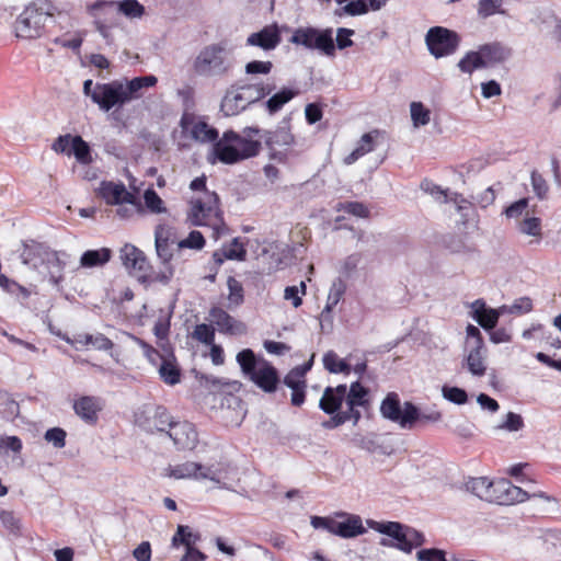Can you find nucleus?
<instances>
[{
  "mask_svg": "<svg viewBox=\"0 0 561 561\" xmlns=\"http://www.w3.org/2000/svg\"><path fill=\"white\" fill-rule=\"evenodd\" d=\"M72 5L60 0H34L25 5L14 23L16 37L32 39L39 37L48 21L58 22L61 28L73 26L70 11Z\"/></svg>",
  "mask_w": 561,
  "mask_h": 561,
  "instance_id": "f257e3e1",
  "label": "nucleus"
},
{
  "mask_svg": "<svg viewBox=\"0 0 561 561\" xmlns=\"http://www.w3.org/2000/svg\"><path fill=\"white\" fill-rule=\"evenodd\" d=\"M158 82L156 76L136 77L131 80H114L107 83H96L93 103L103 112L119 110L125 104L142 96V89L153 87Z\"/></svg>",
  "mask_w": 561,
  "mask_h": 561,
  "instance_id": "f03ea898",
  "label": "nucleus"
},
{
  "mask_svg": "<svg viewBox=\"0 0 561 561\" xmlns=\"http://www.w3.org/2000/svg\"><path fill=\"white\" fill-rule=\"evenodd\" d=\"M66 253L48 249L37 242L24 243L20 253L22 263L30 266L56 287L60 288L64 280V268L66 265Z\"/></svg>",
  "mask_w": 561,
  "mask_h": 561,
  "instance_id": "7ed1b4c3",
  "label": "nucleus"
},
{
  "mask_svg": "<svg viewBox=\"0 0 561 561\" xmlns=\"http://www.w3.org/2000/svg\"><path fill=\"white\" fill-rule=\"evenodd\" d=\"M237 362L243 375L264 392L271 393L277 389L279 377L276 368L264 358H257L252 350L239 352Z\"/></svg>",
  "mask_w": 561,
  "mask_h": 561,
  "instance_id": "20e7f679",
  "label": "nucleus"
},
{
  "mask_svg": "<svg viewBox=\"0 0 561 561\" xmlns=\"http://www.w3.org/2000/svg\"><path fill=\"white\" fill-rule=\"evenodd\" d=\"M231 67V51L224 42L205 46L193 62L195 73L201 77H224Z\"/></svg>",
  "mask_w": 561,
  "mask_h": 561,
  "instance_id": "39448f33",
  "label": "nucleus"
},
{
  "mask_svg": "<svg viewBox=\"0 0 561 561\" xmlns=\"http://www.w3.org/2000/svg\"><path fill=\"white\" fill-rule=\"evenodd\" d=\"M165 476L174 479L209 480L214 488L229 489L226 470L217 465L204 466L198 462L187 461L165 469Z\"/></svg>",
  "mask_w": 561,
  "mask_h": 561,
  "instance_id": "423d86ee",
  "label": "nucleus"
},
{
  "mask_svg": "<svg viewBox=\"0 0 561 561\" xmlns=\"http://www.w3.org/2000/svg\"><path fill=\"white\" fill-rule=\"evenodd\" d=\"M218 201L215 192H205L203 197L192 201L188 213V219L193 225L211 227L215 237H217L222 226Z\"/></svg>",
  "mask_w": 561,
  "mask_h": 561,
  "instance_id": "0eeeda50",
  "label": "nucleus"
},
{
  "mask_svg": "<svg viewBox=\"0 0 561 561\" xmlns=\"http://www.w3.org/2000/svg\"><path fill=\"white\" fill-rule=\"evenodd\" d=\"M380 412L383 417L391 420L402 428H412L420 419L419 409L411 402H404L401 405L396 393H389L381 403Z\"/></svg>",
  "mask_w": 561,
  "mask_h": 561,
  "instance_id": "6e6552de",
  "label": "nucleus"
},
{
  "mask_svg": "<svg viewBox=\"0 0 561 561\" xmlns=\"http://www.w3.org/2000/svg\"><path fill=\"white\" fill-rule=\"evenodd\" d=\"M87 9L95 19H99L102 14L111 12L121 13L129 20H140L146 14L145 7L138 0H98L89 4Z\"/></svg>",
  "mask_w": 561,
  "mask_h": 561,
  "instance_id": "1a4fd4ad",
  "label": "nucleus"
},
{
  "mask_svg": "<svg viewBox=\"0 0 561 561\" xmlns=\"http://www.w3.org/2000/svg\"><path fill=\"white\" fill-rule=\"evenodd\" d=\"M458 43L456 33L440 26L430 28L426 34L427 47L436 58L453 54Z\"/></svg>",
  "mask_w": 561,
  "mask_h": 561,
  "instance_id": "9d476101",
  "label": "nucleus"
},
{
  "mask_svg": "<svg viewBox=\"0 0 561 561\" xmlns=\"http://www.w3.org/2000/svg\"><path fill=\"white\" fill-rule=\"evenodd\" d=\"M367 525L369 528L388 536V538H381L380 545L382 547H391L399 549L405 553H409V547L407 546L405 526L397 522H376L368 519Z\"/></svg>",
  "mask_w": 561,
  "mask_h": 561,
  "instance_id": "9b49d317",
  "label": "nucleus"
},
{
  "mask_svg": "<svg viewBox=\"0 0 561 561\" xmlns=\"http://www.w3.org/2000/svg\"><path fill=\"white\" fill-rule=\"evenodd\" d=\"M422 190L433 196L435 199L443 202L447 205L446 211L451 214L453 211L459 213L462 220H466L469 213L471 211V204L465 198H459L457 194H450L447 191L442 190L436 184L424 181L421 184Z\"/></svg>",
  "mask_w": 561,
  "mask_h": 561,
  "instance_id": "f8f14e48",
  "label": "nucleus"
},
{
  "mask_svg": "<svg viewBox=\"0 0 561 561\" xmlns=\"http://www.w3.org/2000/svg\"><path fill=\"white\" fill-rule=\"evenodd\" d=\"M178 449L192 450L198 442L195 426L187 421H176L169 427V435Z\"/></svg>",
  "mask_w": 561,
  "mask_h": 561,
  "instance_id": "ddd939ff",
  "label": "nucleus"
},
{
  "mask_svg": "<svg viewBox=\"0 0 561 561\" xmlns=\"http://www.w3.org/2000/svg\"><path fill=\"white\" fill-rule=\"evenodd\" d=\"M530 495L527 491L516 486L506 479H501L495 482L494 501L500 504L511 505L522 503L529 499Z\"/></svg>",
  "mask_w": 561,
  "mask_h": 561,
  "instance_id": "4468645a",
  "label": "nucleus"
},
{
  "mask_svg": "<svg viewBox=\"0 0 561 561\" xmlns=\"http://www.w3.org/2000/svg\"><path fill=\"white\" fill-rule=\"evenodd\" d=\"M154 243L158 256L163 263H168L173 256V245L176 239L172 229L164 225H159L154 231Z\"/></svg>",
  "mask_w": 561,
  "mask_h": 561,
  "instance_id": "2eb2a0df",
  "label": "nucleus"
},
{
  "mask_svg": "<svg viewBox=\"0 0 561 561\" xmlns=\"http://www.w3.org/2000/svg\"><path fill=\"white\" fill-rule=\"evenodd\" d=\"M98 193L110 205L130 203L134 198V195L126 190L123 183L104 181L100 184Z\"/></svg>",
  "mask_w": 561,
  "mask_h": 561,
  "instance_id": "dca6fc26",
  "label": "nucleus"
},
{
  "mask_svg": "<svg viewBox=\"0 0 561 561\" xmlns=\"http://www.w3.org/2000/svg\"><path fill=\"white\" fill-rule=\"evenodd\" d=\"M73 410L85 423L94 424L102 410V401L96 397L83 396L73 401Z\"/></svg>",
  "mask_w": 561,
  "mask_h": 561,
  "instance_id": "f3484780",
  "label": "nucleus"
},
{
  "mask_svg": "<svg viewBox=\"0 0 561 561\" xmlns=\"http://www.w3.org/2000/svg\"><path fill=\"white\" fill-rule=\"evenodd\" d=\"M486 347L485 345H477L466 347V356L462 366L466 367L472 376L482 377L485 374L486 365Z\"/></svg>",
  "mask_w": 561,
  "mask_h": 561,
  "instance_id": "a211bd4d",
  "label": "nucleus"
},
{
  "mask_svg": "<svg viewBox=\"0 0 561 561\" xmlns=\"http://www.w3.org/2000/svg\"><path fill=\"white\" fill-rule=\"evenodd\" d=\"M211 322L215 323L219 331L240 335L245 332V325L234 320L230 314L220 308H214L210 311Z\"/></svg>",
  "mask_w": 561,
  "mask_h": 561,
  "instance_id": "6ab92c4d",
  "label": "nucleus"
},
{
  "mask_svg": "<svg viewBox=\"0 0 561 561\" xmlns=\"http://www.w3.org/2000/svg\"><path fill=\"white\" fill-rule=\"evenodd\" d=\"M119 257L123 265L129 272H144L147 266V260L142 251L133 244L126 243L119 251Z\"/></svg>",
  "mask_w": 561,
  "mask_h": 561,
  "instance_id": "aec40b11",
  "label": "nucleus"
},
{
  "mask_svg": "<svg viewBox=\"0 0 561 561\" xmlns=\"http://www.w3.org/2000/svg\"><path fill=\"white\" fill-rule=\"evenodd\" d=\"M280 42V36L277 27L266 26L260 32L252 33L247 38V44L250 46H257L264 50L274 49Z\"/></svg>",
  "mask_w": 561,
  "mask_h": 561,
  "instance_id": "412c9836",
  "label": "nucleus"
},
{
  "mask_svg": "<svg viewBox=\"0 0 561 561\" xmlns=\"http://www.w3.org/2000/svg\"><path fill=\"white\" fill-rule=\"evenodd\" d=\"M473 318L484 329H493L499 320V317L503 314L501 307L499 309L486 308L483 300H476L471 305Z\"/></svg>",
  "mask_w": 561,
  "mask_h": 561,
  "instance_id": "4be33fe9",
  "label": "nucleus"
},
{
  "mask_svg": "<svg viewBox=\"0 0 561 561\" xmlns=\"http://www.w3.org/2000/svg\"><path fill=\"white\" fill-rule=\"evenodd\" d=\"M365 533L366 529L358 515H346L344 520L335 519L333 535L342 538H354Z\"/></svg>",
  "mask_w": 561,
  "mask_h": 561,
  "instance_id": "5701e85b",
  "label": "nucleus"
},
{
  "mask_svg": "<svg viewBox=\"0 0 561 561\" xmlns=\"http://www.w3.org/2000/svg\"><path fill=\"white\" fill-rule=\"evenodd\" d=\"M346 386L340 385L335 388L328 387L320 400V408L328 414L336 412L345 399Z\"/></svg>",
  "mask_w": 561,
  "mask_h": 561,
  "instance_id": "b1692460",
  "label": "nucleus"
},
{
  "mask_svg": "<svg viewBox=\"0 0 561 561\" xmlns=\"http://www.w3.org/2000/svg\"><path fill=\"white\" fill-rule=\"evenodd\" d=\"M248 106L249 105L243 101V96L238 88L231 87L222 98L220 110L226 116H234Z\"/></svg>",
  "mask_w": 561,
  "mask_h": 561,
  "instance_id": "393cba45",
  "label": "nucleus"
},
{
  "mask_svg": "<svg viewBox=\"0 0 561 561\" xmlns=\"http://www.w3.org/2000/svg\"><path fill=\"white\" fill-rule=\"evenodd\" d=\"M225 135L229 138V141L233 146V148L237 149V152L239 153L242 160L256 156L259 153L261 145L257 140L241 137L240 135L231 130L226 131Z\"/></svg>",
  "mask_w": 561,
  "mask_h": 561,
  "instance_id": "a878e982",
  "label": "nucleus"
},
{
  "mask_svg": "<svg viewBox=\"0 0 561 561\" xmlns=\"http://www.w3.org/2000/svg\"><path fill=\"white\" fill-rule=\"evenodd\" d=\"M465 486L468 492L481 500L494 501L495 482L490 481L488 478H471L466 482Z\"/></svg>",
  "mask_w": 561,
  "mask_h": 561,
  "instance_id": "bb28decb",
  "label": "nucleus"
},
{
  "mask_svg": "<svg viewBox=\"0 0 561 561\" xmlns=\"http://www.w3.org/2000/svg\"><path fill=\"white\" fill-rule=\"evenodd\" d=\"M285 385L293 390L291 403L294 405H300L305 400V376L300 370L291 369L284 379Z\"/></svg>",
  "mask_w": 561,
  "mask_h": 561,
  "instance_id": "cd10ccee",
  "label": "nucleus"
},
{
  "mask_svg": "<svg viewBox=\"0 0 561 561\" xmlns=\"http://www.w3.org/2000/svg\"><path fill=\"white\" fill-rule=\"evenodd\" d=\"M347 285L345 280L337 277L335 278L329 289L327 304L324 309L321 312V317L323 319L330 318V314L333 310V308L341 301L343 298L345 291H346Z\"/></svg>",
  "mask_w": 561,
  "mask_h": 561,
  "instance_id": "c85d7f7f",
  "label": "nucleus"
},
{
  "mask_svg": "<svg viewBox=\"0 0 561 561\" xmlns=\"http://www.w3.org/2000/svg\"><path fill=\"white\" fill-rule=\"evenodd\" d=\"M243 96V101L248 105L260 101L261 99L268 95L274 89V85L267 83H254V84H244L241 87H237Z\"/></svg>",
  "mask_w": 561,
  "mask_h": 561,
  "instance_id": "c756f323",
  "label": "nucleus"
},
{
  "mask_svg": "<svg viewBox=\"0 0 561 561\" xmlns=\"http://www.w3.org/2000/svg\"><path fill=\"white\" fill-rule=\"evenodd\" d=\"M171 415L163 408H157L152 415L148 419L147 430L157 431L169 435V427L174 424Z\"/></svg>",
  "mask_w": 561,
  "mask_h": 561,
  "instance_id": "7c9ffc66",
  "label": "nucleus"
},
{
  "mask_svg": "<svg viewBox=\"0 0 561 561\" xmlns=\"http://www.w3.org/2000/svg\"><path fill=\"white\" fill-rule=\"evenodd\" d=\"M214 154L224 163H236L241 159L237 149L230 144L229 138L224 134L222 138L214 145Z\"/></svg>",
  "mask_w": 561,
  "mask_h": 561,
  "instance_id": "2f4dec72",
  "label": "nucleus"
},
{
  "mask_svg": "<svg viewBox=\"0 0 561 561\" xmlns=\"http://www.w3.org/2000/svg\"><path fill=\"white\" fill-rule=\"evenodd\" d=\"M478 54L480 55L484 67L501 62L508 56V51L499 44L485 45L478 50Z\"/></svg>",
  "mask_w": 561,
  "mask_h": 561,
  "instance_id": "473e14b6",
  "label": "nucleus"
},
{
  "mask_svg": "<svg viewBox=\"0 0 561 561\" xmlns=\"http://www.w3.org/2000/svg\"><path fill=\"white\" fill-rule=\"evenodd\" d=\"M297 95V91L284 88L277 93L273 94L266 102V110L270 114L277 113L286 103Z\"/></svg>",
  "mask_w": 561,
  "mask_h": 561,
  "instance_id": "72a5a7b5",
  "label": "nucleus"
},
{
  "mask_svg": "<svg viewBox=\"0 0 561 561\" xmlns=\"http://www.w3.org/2000/svg\"><path fill=\"white\" fill-rule=\"evenodd\" d=\"M368 391L358 381L353 382L346 392L345 400L350 411H354L356 407H362L367 402Z\"/></svg>",
  "mask_w": 561,
  "mask_h": 561,
  "instance_id": "f704fd0d",
  "label": "nucleus"
},
{
  "mask_svg": "<svg viewBox=\"0 0 561 561\" xmlns=\"http://www.w3.org/2000/svg\"><path fill=\"white\" fill-rule=\"evenodd\" d=\"M110 259L111 251L108 249L89 250L82 254L80 264L83 267H93L105 264Z\"/></svg>",
  "mask_w": 561,
  "mask_h": 561,
  "instance_id": "c9c22d12",
  "label": "nucleus"
},
{
  "mask_svg": "<svg viewBox=\"0 0 561 561\" xmlns=\"http://www.w3.org/2000/svg\"><path fill=\"white\" fill-rule=\"evenodd\" d=\"M517 230L525 236H530L539 239L541 237V220L538 217L526 216L517 221Z\"/></svg>",
  "mask_w": 561,
  "mask_h": 561,
  "instance_id": "e433bc0d",
  "label": "nucleus"
},
{
  "mask_svg": "<svg viewBox=\"0 0 561 561\" xmlns=\"http://www.w3.org/2000/svg\"><path fill=\"white\" fill-rule=\"evenodd\" d=\"M314 48L321 50L323 54H325L329 57H333L335 55V45H334L331 28L320 31L319 35L317 36L316 42L312 44L311 49H314Z\"/></svg>",
  "mask_w": 561,
  "mask_h": 561,
  "instance_id": "4c0bfd02",
  "label": "nucleus"
},
{
  "mask_svg": "<svg viewBox=\"0 0 561 561\" xmlns=\"http://www.w3.org/2000/svg\"><path fill=\"white\" fill-rule=\"evenodd\" d=\"M410 115L414 128L425 126L431 121V111L421 102H412L410 104Z\"/></svg>",
  "mask_w": 561,
  "mask_h": 561,
  "instance_id": "58836bf2",
  "label": "nucleus"
},
{
  "mask_svg": "<svg viewBox=\"0 0 561 561\" xmlns=\"http://www.w3.org/2000/svg\"><path fill=\"white\" fill-rule=\"evenodd\" d=\"M320 31L312 27H300L295 31L291 37V43L302 45L307 48H312V44L316 42Z\"/></svg>",
  "mask_w": 561,
  "mask_h": 561,
  "instance_id": "ea45409f",
  "label": "nucleus"
},
{
  "mask_svg": "<svg viewBox=\"0 0 561 561\" xmlns=\"http://www.w3.org/2000/svg\"><path fill=\"white\" fill-rule=\"evenodd\" d=\"M192 138L201 142L214 141L218 137V133L215 128L209 127L204 122H197L192 126L191 129Z\"/></svg>",
  "mask_w": 561,
  "mask_h": 561,
  "instance_id": "a19ab883",
  "label": "nucleus"
},
{
  "mask_svg": "<svg viewBox=\"0 0 561 561\" xmlns=\"http://www.w3.org/2000/svg\"><path fill=\"white\" fill-rule=\"evenodd\" d=\"M270 146L288 147L294 144V136L290 133L289 126H279L267 140Z\"/></svg>",
  "mask_w": 561,
  "mask_h": 561,
  "instance_id": "79ce46f5",
  "label": "nucleus"
},
{
  "mask_svg": "<svg viewBox=\"0 0 561 561\" xmlns=\"http://www.w3.org/2000/svg\"><path fill=\"white\" fill-rule=\"evenodd\" d=\"M159 375L165 383L173 386L180 381L181 374L179 367L173 362L163 359L159 368Z\"/></svg>",
  "mask_w": 561,
  "mask_h": 561,
  "instance_id": "37998d69",
  "label": "nucleus"
},
{
  "mask_svg": "<svg viewBox=\"0 0 561 561\" xmlns=\"http://www.w3.org/2000/svg\"><path fill=\"white\" fill-rule=\"evenodd\" d=\"M533 310V301L529 297H520L516 299L512 305L501 306V312L508 314H524Z\"/></svg>",
  "mask_w": 561,
  "mask_h": 561,
  "instance_id": "c03bdc74",
  "label": "nucleus"
},
{
  "mask_svg": "<svg viewBox=\"0 0 561 561\" xmlns=\"http://www.w3.org/2000/svg\"><path fill=\"white\" fill-rule=\"evenodd\" d=\"M323 365L330 373H345L350 371L348 365L337 356L336 353L330 351L323 356Z\"/></svg>",
  "mask_w": 561,
  "mask_h": 561,
  "instance_id": "a18cd8bd",
  "label": "nucleus"
},
{
  "mask_svg": "<svg viewBox=\"0 0 561 561\" xmlns=\"http://www.w3.org/2000/svg\"><path fill=\"white\" fill-rule=\"evenodd\" d=\"M71 153H73L76 159L81 163H88L90 161L89 145L80 136L72 138Z\"/></svg>",
  "mask_w": 561,
  "mask_h": 561,
  "instance_id": "49530a36",
  "label": "nucleus"
},
{
  "mask_svg": "<svg viewBox=\"0 0 561 561\" xmlns=\"http://www.w3.org/2000/svg\"><path fill=\"white\" fill-rule=\"evenodd\" d=\"M461 71L471 73L474 69L484 68L478 51L468 53L458 64Z\"/></svg>",
  "mask_w": 561,
  "mask_h": 561,
  "instance_id": "de8ad7c7",
  "label": "nucleus"
},
{
  "mask_svg": "<svg viewBox=\"0 0 561 561\" xmlns=\"http://www.w3.org/2000/svg\"><path fill=\"white\" fill-rule=\"evenodd\" d=\"M205 244V239L199 231H192L187 238L176 241V249L201 250Z\"/></svg>",
  "mask_w": 561,
  "mask_h": 561,
  "instance_id": "09e8293b",
  "label": "nucleus"
},
{
  "mask_svg": "<svg viewBox=\"0 0 561 561\" xmlns=\"http://www.w3.org/2000/svg\"><path fill=\"white\" fill-rule=\"evenodd\" d=\"M144 199L146 207L150 211L154 214H161L167 211L165 207L163 206V201L156 193V191L151 188L147 190L144 194Z\"/></svg>",
  "mask_w": 561,
  "mask_h": 561,
  "instance_id": "8fccbe9b",
  "label": "nucleus"
},
{
  "mask_svg": "<svg viewBox=\"0 0 561 561\" xmlns=\"http://www.w3.org/2000/svg\"><path fill=\"white\" fill-rule=\"evenodd\" d=\"M2 526L14 535L21 533V520L12 511H2L0 513Z\"/></svg>",
  "mask_w": 561,
  "mask_h": 561,
  "instance_id": "3c124183",
  "label": "nucleus"
},
{
  "mask_svg": "<svg viewBox=\"0 0 561 561\" xmlns=\"http://www.w3.org/2000/svg\"><path fill=\"white\" fill-rule=\"evenodd\" d=\"M442 394L446 400L456 404H465L468 400L467 392L458 387L444 386Z\"/></svg>",
  "mask_w": 561,
  "mask_h": 561,
  "instance_id": "603ef678",
  "label": "nucleus"
},
{
  "mask_svg": "<svg viewBox=\"0 0 561 561\" xmlns=\"http://www.w3.org/2000/svg\"><path fill=\"white\" fill-rule=\"evenodd\" d=\"M531 186L533 191L539 199H545L547 197L549 186L547 181L536 171L531 172Z\"/></svg>",
  "mask_w": 561,
  "mask_h": 561,
  "instance_id": "864d4df0",
  "label": "nucleus"
},
{
  "mask_svg": "<svg viewBox=\"0 0 561 561\" xmlns=\"http://www.w3.org/2000/svg\"><path fill=\"white\" fill-rule=\"evenodd\" d=\"M528 207V198H520L518 199L517 202L511 204L506 209H505V215L507 218H513V219H516V220H522V216L526 214H528L526 211Z\"/></svg>",
  "mask_w": 561,
  "mask_h": 561,
  "instance_id": "5fc2aeb1",
  "label": "nucleus"
},
{
  "mask_svg": "<svg viewBox=\"0 0 561 561\" xmlns=\"http://www.w3.org/2000/svg\"><path fill=\"white\" fill-rule=\"evenodd\" d=\"M503 0H479L478 14L488 18L500 12Z\"/></svg>",
  "mask_w": 561,
  "mask_h": 561,
  "instance_id": "6e6d98bb",
  "label": "nucleus"
},
{
  "mask_svg": "<svg viewBox=\"0 0 561 561\" xmlns=\"http://www.w3.org/2000/svg\"><path fill=\"white\" fill-rule=\"evenodd\" d=\"M273 68L271 61L253 60L245 65L247 75H268Z\"/></svg>",
  "mask_w": 561,
  "mask_h": 561,
  "instance_id": "4d7b16f0",
  "label": "nucleus"
},
{
  "mask_svg": "<svg viewBox=\"0 0 561 561\" xmlns=\"http://www.w3.org/2000/svg\"><path fill=\"white\" fill-rule=\"evenodd\" d=\"M84 339L88 341L89 346L99 351H107L113 347V342L101 333L90 334V336H84Z\"/></svg>",
  "mask_w": 561,
  "mask_h": 561,
  "instance_id": "13d9d810",
  "label": "nucleus"
},
{
  "mask_svg": "<svg viewBox=\"0 0 561 561\" xmlns=\"http://www.w3.org/2000/svg\"><path fill=\"white\" fill-rule=\"evenodd\" d=\"M300 291L302 295L306 294V284L304 282L300 283L299 287L298 286L286 287L284 290V298L286 300H291L293 306L295 308H298L302 302L301 297L299 296Z\"/></svg>",
  "mask_w": 561,
  "mask_h": 561,
  "instance_id": "bf43d9fd",
  "label": "nucleus"
},
{
  "mask_svg": "<svg viewBox=\"0 0 561 561\" xmlns=\"http://www.w3.org/2000/svg\"><path fill=\"white\" fill-rule=\"evenodd\" d=\"M224 256L228 260H244L245 250L242 244L238 242V239H233L228 248L222 249Z\"/></svg>",
  "mask_w": 561,
  "mask_h": 561,
  "instance_id": "052dcab7",
  "label": "nucleus"
},
{
  "mask_svg": "<svg viewBox=\"0 0 561 561\" xmlns=\"http://www.w3.org/2000/svg\"><path fill=\"white\" fill-rule=\"evenodd\" d=\"M45 439L56 448H62L66 444V432L62 428L54 427L45 433Z\"/></svg>",
  "mask_w": 561,
  "mask_h": 561,
  "instance_id": "680f3d73",
  "label": "nucleus"
},
{
  "mask_svg": "<svg viewBox=\"0 0 561 561\" xmlns=\"http://www.w3.org/2000/svg\"><path fill=\"white\" fill-rule=\"evenodd\" d=\"M524 426V421L519 414L508 412L506 420L499 425L501 430H507L510 432H517Z\"/></svg>",
  "mask_w": 561,
  "mask_h": 561,
  "instance_id": "e2e57ef3",
  "label": "nucleus"
},
{
  "mask_svg": "<svg viewBox=\"0 0 561 561\" xmlns=\"http://www.w3.org/2000/svg\"><path fill=\"white\" fill-rule=\"evenodd\" d=\"M417 561H447L445 552L440 549H423L416 552Z\"/></svg>",
  "mask_w": 561,
  "mask_h": 561,
  "instance_id": "0e129e2a",
  "label": "nucleus"
},
{
  "mask_svg": "<svg viewBox=\"0 0 561 561\" xmlns=\"http://www.w3.org/2000/svg\"><path fill=\"white\" fill-rule=\"evenodd\" d=\"M378 136V131L374 130L367 134H364L355 148L360 152L362 156L374 150V139Z\"/></svg>",
  "mask_w": 561,
  "mask_h": 561,
  "instance_id": "69168bd1",
  "label": "nucleus"
},
{
  "mask_svg": "<svg viewBox=\"0 0 561 561\" xmlns=\"http://www.w3.org/2000/svg\"><path fill=\"white\" fill-rule=\"evenodd\" d=\"M466 333H467V336H466V346L465 347L472 346V345H477L478 347H480V345H484L482 334L477 327H474L472 324H468V327L466 329Z\"/></svg>",
  "mask_w": 561,
  "mask_h": 561,
  "instance_id": "338daca9",
  "label": "nucleus"
},
{
  "mask_svg": "<svg viewBox=\"0 0 561 561\" xmlns=\"http://www.w3.org/2000/svg\"><path fill=\"white\" fill-rule=\"evenodd\" d=\"M229 288V300L234 305H239L242 301V286L233 277H229L227 282Z\"/></svg>",
  "mask_w": 561,
  "mask_h": 561,
  "instance_id": "774afa93",
  "label": "nucleus"
}]
</instances>
